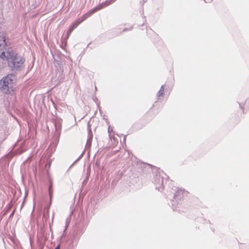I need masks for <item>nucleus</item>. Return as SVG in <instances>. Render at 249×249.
Instances as JSON below:
<instances>
[{"label":"nucleus","instance_id":"nucleus-1","mask_svg":"<svg viewBox=\"0 0 249 249\" xmlns=\"http://www.w3.org/2000/svg\"><path fill=\"white\" fill-rule=\"evenodd\" d=\"M0 57L3 60H7L9 66L15 69L22 67L25 62L24 58L18 55L12 49H9L6 52L2 51L0 54Z\"/></svg>","mask_w":249,"mask_h":249},{"label":"nucleus","instance_id":"nucleus-2","mask_svg":"<svg viewBox=\"0 0 249 249\" xmlns=\"http://www.w3.org/2000/svg\"><path fill=\"white\" fill-rule=\"evenodd\" d=\"M16 89V78L14 75L8 74L0 80V90L3 93L13 95Z\"/></svg>","mask_w":249,"mask_h":249},{"label":"nucleus","instance_id":"nucleus-3","mask_svg":"<svg viewBox=\"0 0 249 249\" xmlns=\"http://www.w3.org/2000/svg\"><path fill=\"white\" fill-rule=\"evenodd\" d=\"M6 35L4 33H0V54L2 51L6 52L8 50L6 48L7 46V43L6 42Z\"/></svg>","mask_w":249,"mask_h":249},{"label":"nucleus","instance_id":"nucleus-4","mask_svg":"<svg viewBox=\"0 0 249 249\" xmlns=\"http://www.w3.org/2000/svg\"><path fill=\"white\" fill-rule=\"evenodd\" d=\"M98 10V9L94 8L92 10H90L86 14L83 15L80 18H79L78 20L80 21V23H82L86 19L89 17L92 14L95 13Z\"/></svg>","mask_w":249,"mask_h":249},{"label":"nucleus","instance_id":"nucleus-5","mask_svg":"<svg viewBox=\"0 0 249 249\" xmlns=\"http://www.w3.org/2000/svg\"><path fill=\"white\" fill-rule=\"evenodd\" d=\"M80 21H79L78 19L75 21L74 22H73L71 25L70 26V28L71 29V30H73L75 29L80 24Z\"/></svg>","mask_w":249,"mask_h":249},{"label":"nucleus","instance_id":"nucleus-6","mask_svg":"<svg viewBox=\"0 0 249 249\" xmlns=\"http://www.w3.org/2000/svg\"><path fill=\"white\" fill-rule=\"evenodd\" d=\"M163 94H164V88L163 86H161L158 93V96L159 97L162 96L163 95Z\"/></svg>","mask_w":249,"mask_h":249},{"label":"nucleus","instance_id":"nucleus-7","mask_svg":"<svg viewBox=\"0 0 249 249\" xmlns=\"http://www.w3.org/2000/svg\"><path fill=\"white\" fill-rule=\"evenodd\" d=\"M49 195L50 196V198L51 199L53 195V189H52V185H50L49 187Z\"/></svg>","mask_w":249,"mask_h":249},{"label":"nucleus","instance_id":"nucleus-8","mask_svg":"<svg viewBox=\"0 0 249 249\" xmlns=\"http://www.w3.org/2000/svg\"><path fill=\"white\" fill-rule=\"evenodd\" d=\"M72 31V30H71V29L69 28V30L67 31L68 36H70V35L71 34Z\"/></svg>","mask_w":249,"mask_h":249},{"label":"nucleus","instance_id":"nucleus-9","mask_svg":"<svg viewBox=\"0 0 249 249\" xmlns=\"http://www.w3.org/2000/svg\"><path fill=\"white\" fill-rule=\"evenodd\" d=\"M54 249H60V245H58Z\"/></svg>","mask_w":249,"mask_h":249}]
</instances>
